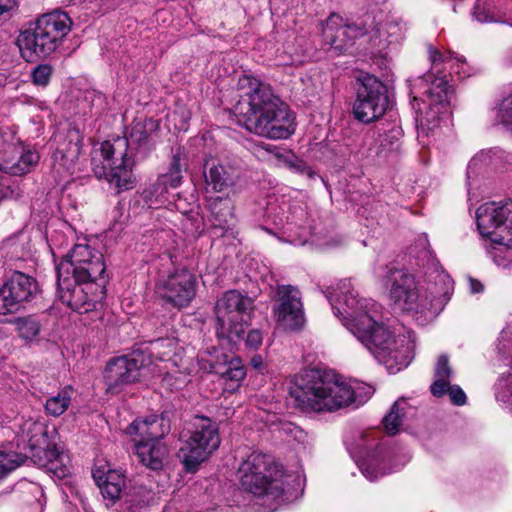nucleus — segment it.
<instances>
[{
  "mask_svg": "<svg viewBox=\"0 0 512 512\" xmlns=\"http://www.w3.org/2000/svg\"><path fill=\"white\" fill-rule=\"evenodd\" d=\"M328 300L334 314L341 317L343 325L391 373L409 365L413 358L411 342L405 337H392L388 328L376 319L380 306L372 299L359 298L350 280L340 281L329 293Z\"/></svg>",
  "mask_w": 512,
  "mask_h": 512,
  "instance_id": "f257e3e1",
  "label": "nucleus"
},
{
  "mask_svg": "<svg viewBox=\"0 0 512 512\" xmlns=\"http://www.w3.org/2000/svg\"><path fill=\"white\" fill-rule=\"evenodd\" d=\"M238 85L245 92L235 105V113L248 131L270 139H285L294 133L291 111L268 85L251 76L240 78Z\"/></svg>",
  "mask_w": 512,
  "mask_h": 512,
  "instance_id": "f03ea898",
  "label": "nucleus"
},
{
  "mask_svg": "<svg viewBox=\"0 0 512 512\" xmlns=\"http://www.w3.org/2000/svg\"><path fill=\"white\" fill-rule=\"evenodd\" d=\"M159 127V121L153 118H136L130 126L127 138L103 142L100 147L103 166L94 169L95 175L98 178L105 177L109 184L117 189V193L131 189L134 185V160L128 155L127 150L130 148L134 151L138 160L147 158L155 147L153 135Z\"/></svg>",
  "mask_w": 512,
  "mask_h": 512,
  "instance_id": "7ed1b4c3",
  "label": "nucleus"
},
{
  "mask_svg": "<svg viewBox=\"0 0 512 512\" xmlns=\"http://www.w3.org/2000/svg\"><path fill=\"white\" fill-rule=\"evenodd\" d=\"M361 396L350 385L330 372L309 369L297 376L289 388V400L302 409L334 411Z\"/></svg>",
  "mask_w": 512,
  "mask_h": 512,
  "instance_id": "20e7f679",
  "label": "nucleus"
},
{
  "mask_svg": "<svg viewBox=\"0 0 512 512\" xmlns=\"http://www.w3.org/2000/svg\"><path fill=\"white\" fill-rule=\"evenodd\" d=\"M73 22L61 10L42 14L17 38L21 55L27 61L54 53L71 31Z\"/></svg>",
  "mask_w": 512,
  "mask_h": 512,
  "instance_id": "39448f33",
  "label": "nucleus"
},
{
  "mask_svg": "<svg viewBox=\"0 0 512 512\" xmlns=\"http://www.w3.org/2000/svg\"><path fill=\"white\" fill-rule=\"evenodd\" d=\"M477 228L486 238L484 248L498 265H505L506 253L512 250V201L487 202L476 211Z\"/></svg>",
  "mask_w": 512,
  "mask_h": 512,
  "instance_id": "423d86ee",
  "label": "nucleus"
},
{
  "mask_svg": "<svg viewBox=\"0 0 512 512\" xmlns=\"http://www.w3.org/2000/svg\"><path fill=\"white\" fill-rule=\"evenodd\" d=\"M238 473L244 490L266 498L269 505L276 509L283 496V472L270 456L252 452L241 463Z\"/></svg>",
  "mask_w": 512,
  "mask_h": 512,
  "instance_id": "0eeeda50",
  "label": "nucleus"
},
{
  "mask_svg": "<svg viewBox=\"0 0 512 512\" xmlns=\"http://www.w3.org/2000/svg\"><path fill=\"white\" fill-rule=\"evenodd\" d=\"M254 310V300L237 290L225 292L215 304L216 335L222 346L236 347L242 340L244 326Z\"/></svg>",
  "mask_w": 512,
  "mask_h": 512,
  "instance_id": "6e6552de",
  "label": "nucleus"
},
{
  "mask_svg": "<svg viewBox=\"0 0 512 512\" xmlns=\"http://www.w3.org/2000/svg\"><path fill=\"white\" fill-rule=\"evenodd\" d=\"M453 293V280L444 272H437L426 285H418L405 310L417 320L434 319L445 307Z\"/></svg>",
  "mask_w": 512,
  "mask_h": 512,
  "instance_id": "1a4fd4ad",
  "label": "nucleus"
},
{
  "mask_svg": "<svg viewBox=\"0 0 512 512\" xmlns=\"http://www.w3.org/2000/svg\"><path fill=\"white\" fill-rule=\"evenodd\" d=\"M220 445L217 424L203 416L195 418L190 437L179 450L186 471L194 472Z\"/></svg>",
  "mask_w": 512,
  "mask_h": 512,
  "instance_id": "9d476101",
  "label": "nucleus"
},
{
  "mask_svg": "<svg viewBox=\"0 0 512 512\" xmlns=\"http://www.w3.org/2000/svg\"><path fill=\"white\" fill-rule=\"evenodd\" d=\"M106 267L103 255L87 244H76L57 266V276L73 277L80 281H104Z\"/></svg>",
  "mask_w": 512,
  "mask_h": 512,
  "instance_id": "9b49d317",
  "label": "nucleus"
},
{
  "mask_svg": "<svg viewBox=\"0 0 512 512\" xmlns=\"http://www.w3.org/2000/svg\"><path fill=\"white\" fill-rule=\"evenodd\" d=\"M57 285L61 302L78 313L95 310L105 295L104 281L95 284L73 277L57 276Z\"/></svg>",
  "mask_w": 512,
  "mask_h": 512,
  "instance_id": "f8f14e48",
  "label": "nucleus"
},
{
  "mask_svg": "<svg viewBox=\"0 0 512 512\" xmlns=\"http://www.w3.org/2000/svg\"><path fill=\"white\" fill-rule=\"evenodd\" d=\"M273 318L285 330L295 331L305 324L302 293L293 285L279 284L274 288Z\"/></svg>",
  "mask_w": 512,
  "mask_h": 512,
  "instance_id": "ddd939ff",
  "label": "nucleus"
},
{
  "mask_svg": "<svg viewBox=\"0 0 512 512\" xmlns=\"http://www.w3.org/2000/svg\"><path fill=\"white\" fill-rule=\"evenodd\" d=\"M388 103L386 85L374 76H367L353 105L354 117L362 123H372L385 114Z\"/></svg>",
  "mask_w": 512,
  "mask_h": 512,
  "instance_id": "4468645a",
  "label": "nucleus"
},
{
  "mask_svg": "<svg viewBox=\"0 0 512 512\" xmlns=\"http://www.w3.org/2000/svg\"><path fill=\"white\" fill-rule=\"evenodd\" d=\"M148 365V359L140 351L111 359L105 368L107 391L119 393L129 384L140 380Z\"/></svg>",
  "mask_w": 512,
  "mask_h": 512,
  "instance_id": "2eb2a0df",
  "label": "nucleus"
},
{
  "mask_svg": "<svg viewBox=\"0 0 512 512\" xmlns=\"http://www.w3.org/2000/svg\"><path fill=\"white\" fill-rule=\"evenodd\" d=\"M155 293L164 302L174 307H186L195 297L196 278L186 269L161 275L156 281Z\"/></svg>",
  "mask_w": 512,
  "mask_h": 512,
  "instance_id": "dca6fc26",
  "label": "nucleus"
},
{
  "mask_svg": "<svg viewBox=\"0 0 512 512\" xmlns=\"http://www.w3.org/2000/svg\"><path fill=\"white\" fill-rule=\"evenodd\" d=\"M39 291L37 281L19 271L0 287V314L19 311L25 303L31 302Z\"/></svg>",
  "mask_w": 512,
  "mask_h": 512,
  "instance_id": "f3484780",
  "label": "nucleus"
},
{
  "mask_svg": "<svg viewBox=\"0 0 512 512\" xmlns=\"http://www.w3.org/2000/svg\"><path fill=\"white\" fill-rule=\"evenodd\" d=\"M425 84L424 94L429 101V110L420 121L422 131H432L438 127L439 114L447 111L449 104V85L443 77H435L432 73L425 74L421 79Z\"/></svg>",
  "mask_w": 512,
  "mask_h": 512,
  "instance_id": "a211bd4d",
  "label": "nucleus"
},
{
  "mask_svg": "<svg viewBox=\"0 0 512 512\" xmlns=\"http://www.w3.org/2000/svg\"><path fill=\"white\" fill-rule=\"evenodd\" d=\"M366 29L356 24H344L338 14H331L322 29L324 45L336 53H344L353 45L356 38L364 36Z\"/></svg>",
  "mask_w": 512,
  "mask_h": 512,
  "instance_id": "6ab92c4d",
  "label": "nucleus"
},
{
  "mask_svg": "<svg viewBox=\"0 0 512 512\" xmlns=\"http://www.w3.org/2000/svg\"><path fill=\"white\" fill-rule=\"evenodd\" d=\"M206 353L207 358H202L209 364L210 372L237 384L245 378L246 370L239 357L227 354L216 347L208 349Z\"/></svg>",
  "mask_w": 512,
  "mask_h": 512,
  "instance_id": "aec40b11",
  "label": "nucleus"
},
{
  "mask_svg": "<svg viewBox=\"0 0 512 512\" xmlns=\"http://www.w3.org/2000/svg\"><path fill=\"white\" fill-rule=\"evenodd\" d=\"M384 285L389 288L390 298L395 304L405 310L418 284L412 274L405 269L389 268L385 277Z\"/></svg>",
  "mask_w": 512,
  "mask_h": 512,
  "instance_id": "412c9836",
  "label": "nucleus"
},
{
  "mask_svg": "<svg viewBox=\"0 0 512 512\" xmlns=\"http://www.w3.org/2000/svg\"><path fill=\"white\" fill-rule=\"evenodd\" d=\"M171 429L170 420L165 415H151L143 419L134 420L128 427L127 433L137 436V440L147 442L161 441Z\"/></svg>",
  "mask_w": 512,
  "mask_h": 512,
  "instance_id": "4be33fe9",
  "label": "nucleus"
},
{
  "mask_svg": "<svg viewBox=\"0 0 512 512\" xmlns=\"http://www.w3.org/2000/svg\"><path fill=\"white\" fill-rule=\"evenodd\" d=\"M206 208L209 211V221L214 230H219L223 236L234 222V204L231 198L210 196L206 198Z\"/></svg>",
  "mask_w": 512,
  "mask_h": 512,
  "instance_id": "5701e85b",
  "label": "nucleus"
},
{
  "mask_svg": "<svg viewBox=\"0 0 512 512\" xmlns=\"http://www.w3.org/2000/svg\"><path fill=\"white\" fill-rule=\"evenodd\" d=\"M406 27L400 18L391 17L377 26L370 35L371 47L378 53L403 39Z\"/></svg>",
  "mask_w": 512,
  "mask_h": 512,
  "instance_id": "b1692460",
  "label": "nucleus"
},
{
  "mask_svg": "<svg viewBox=\"0 0 512 512\" xmlns=\"http://www.w3.org/2000/svg\"><path fill=\"white\" fill-rule=\"evenodd\" d=\"M204 176L207 185L215 192H223L233 187L238 178L232 167L217 163L215 160L206 162Z\"/></svg>",
  "mask_w": 512,
  "mask_h": 512,
  "instance_id": "393cba45",
  "label": "nucleus"
},
{
  "mask_svg": "<svg viewBox=\"0 0 512 512\" xmlns=\"http://www.w3.org/2000/svg\"><path fill=\"white\" fill-rule=\"evenodd\" d=\"M134 442L135 453L145 466L152 470H160L163 467L167 449L161 441L147 442L134 438Z\"/></svg>",
  "mask_w": 512,
  "mask_h": 512,
  "instance_id": "a878e982",
  "label": "nucleus"
},
{
  "mask_svg": "<svg viewBox=\"0 0 512 512\" xmlns=\"http://www.w3.org/2000/svg\"><path fill=\"white\" fill-rule=\"evenodd\" d=\"M81 136L77 129H69L62 143H59L53 153L55 162H59L66 169L74 164L81 151Z\"/></svg>",
  "mask_w": 512,
  "mask_h": 512,
  "instance_id": "bb28decb",
  "label": "nucleus"
},
{
  "mask_svg": "<svg viewBox=\"0 0 512 512\" xmlns=\"http://www.w3.org/2000/svg\"><path fill=\"white\" fill-rule=\"evenodd\" d=\"M93 477L96 480L105 499H108L114 503L117 499L120 498L122 489L124 487V476L120 472L115 470H108L105 476L95 473Z\"/></svg>",
  "mask_w": 512,
  "mask_h": 512,
  "instance_id": "cd10ccee",
  "label": "nucleus"
},
{
  "mask_svg": "<svg viewBox=\"0 0 512 512\" xmlns=\"http://www.w3.org/2000/svg\"><path fill=\"white\" fill-rule=\"evenodd\" d=\"M385 459L381 451H376L361 460L359 468L362 474L370 481L384 476L391 472L385 466Z\"/></svg>",
  "mask_w": 512,
  "mask_h": 512,
  "instance_id": "c85d7f7f",
  "label": "nucleus"
},
{
  "mask_svg": "<svg viewBox=\"0 0 512 512\" xmlns=\"http://www.w3.org/2000/svg\"><path fill=\"white\" fill-rule=\"evenodd\" d=\"M451 375L452 369L449 365L448 357L446 355L439 356L435 367L436 380L431 385V393L435 397H442L446 394V388L448 387Z\"/></svg>",
  "mask_w": 512,
  "mask_h": 512,
  "instance_id": "c756f323",
  "label": "nucleus"
},
{
  "mask_svg": "<svg viewBox=\"0 0 512 512\" xmlns=\"http://www.w3.org/2000/svg\"><path fill=\"white\" fill-rule=\"evenodd\" d=\"M403 131L398 126H393L388 131L379 135V145L374 150L375 155H380L386 152L397 151L401 146V139Z\"/></svg>",
  "mask_w": 512,
  "mask_h": 512,
  "instance_id": "7c9ffc66",
  "label": "nucleus"
},
{
  "mask_svg": "<svg viewBox=\"0 0 512 512\" xmlns=\"http://www.w3.org/2000/svg\"><path fill=\"white\" fill-rule=\"evenodd\" d=\"M72 393L73 390L71 387H65L59 391L57 395L48 398L45 404L47 414L54 417L62 415L71 403Z\"/></svg>",
  "mask_w": 512,
  "mask_h": 512,
  "instance_id": "2f4dec72",
  "label": "nucleus"
},
{
  "mask_svg": "<svg viewBox=\"0 0 512 512\" xmlns=\"http://www.w3.org/2000/svg\"><path fill=\"white\" fill-rule=\"evenodd\" d=\"M12 322L19 336L26 341H32L40 333L41 324L34 316L17 317Z\"/></svg>",
  "mask_w": 512,
  "mask_h": 512,
  "instance_id": "473e14b6",
  "label": "nucleus"
},
{
  "mask_svg": "<svg viewBox=\"0 0 512 512\" xmlns=\"http://www.w3.org/2000/svg\"><path fill=\"white\" fill-rule=\"evenodd\" d=\"M405 401L404 400H398L396 401L388 414L383 419V424L390 435H395L398 431L400 426L402 425V421L405 415Z\"/></svg>",
  "mask_w": 512,
  "mask_h": 512,
  "instance_id": "72a5a7b5",
  "label": "nucleus"
},
{
  "mask_svg": "<svg viewBox=\"0 0 512 512\" xmlns=\"http://www.w3.org/2000/svg\"><path fill=\"white\" fill-rule=\"evenodd\" d=\"M168 188L163 185L158 179L149 187L144 189L142 195L145 202L150 207H158L168 202Z\"/></svg>",
  "mask_w": 512,
  "mask_h": 512,
  "instance_id": "f704fd0d",
  "label": "nucleus"
},
{
  "mask_svg": "<svg viewBox=\"0 0 512 512\" xmlns=\"http://www.w3.org/2000/svg\"><path fill=\"white\" fill-rule=\"evenodd\" d=\"M48 470L58 478H64L69 474V468L64 465V459L67 458L62 452H59L54 446L45 451Z\"/></svg>",
  "mask_w": 512,
  "mask_h": 512,
  "instance_id": "c9c22d12",
  "label": "nucleus"
},
{
  "mask_svg": "<svg viewBox=\"0 0 512 512\" xmlns=\"http://www.w3.org/2000/svg\"><path fill=\"white\" fill-rule=\"evenodd\" d=\"M26 460L27 457L22 454L0 451V481L21 466Z\"/></svg>",
  "mask_w": 512,
  "mask_h": 512,
  "instance_id": "e433bc0d",
  "label": "nucleus"
},
{
  "mask_svg": "<svg viewBox=\"0 0 512 512\" xmlns=\"http://www.w3.org/2000/svg\"><path fill=\"white\" fill-rule=\"evenodd\" d=\"M144 490L139 488L133 493L128 492L122 496L121 508L123 512H140L146 507L147 501L143 495Z\"/></svg>",
  "mask_w": 512,
  "mask_h": 512,
  "instance_id": "4c0bfd02",
  "label": "nucleus"
},
{
  "mask_svg": "<svg viewBox=\"0 0 512 512\" xmlns=\"http://www.w3.org/2000/svg\"><path fill=\"white\" fill-rule=\"evenodd\" d=\"M40 156L36 151H24L18 161L12 165L11 172L14 175H22L31 171L39 162Z\"/></svg>",
  "mask_w": 512,
  "mask_h": 512,
  "instance_id": "58836bf2",
  "label": "nucleus"
},
{
  "mask_svg": "<svg viewBox=\"0 0 512 512\" xmlns=\"http://www.w3.org/2000/svg\"><path fill=\"white\" fill-rule=\"evenodd\" d=\"M472 15L477 21L482 23L496 20L492 6L487 1L477 0Z\"/></svg>",
  "mask_w": 512,
  "mask_h": 512,
  "instance_id": "ea45409f",
  "label": "nucleus"
},
{
  "mask_svg": "<svg viewBox=\"0 0 512 512\" xmlns=\"http://www.w3.org/2000/svg\"><path fill=\"white\" fill-rule=\"evenodd\" d=\"M245 331L242 333V340L236 347L227 346L230 350L238 349L243 343L248 350H257L263 342V334L259 329H251L244 337Z\"/></svg>",
  "mask_w": 512,
  "mask_h": 512,
  "instance_id": "a19ab883",
  "label": "nucleus"
},
{
  "mask_svg": "<svg viewBox=\"0 0 512 512\" xmlns=\"http://www.w3.org/2000/svg\"><path fill=\"white\" fill-rule=\"evenodd\" d=\"M52 73L53 67L50 64H39L31 73L32 81L37 86L46 87L50 82Z\"/></svg>",
  "mask_w": 512,
  "mask_h": 512,
  "instance_id": "79ce46f5",
  "label": "nucleus"
},
{
  "mask_svg": "<svg viewBox=\"0 0 512 512\" xmlns=\"http://www.w3.org/2000/svg\"><path fill=\"white\" fill-rule=\"evenodd\" d=\"M498 119L503 125L512 130V95L501 102Z\"/></svg>",
  "mask_w": 512,
  "mask_h": 512,
  "instance_id": "37998d69",
  "label": "nucleus"
},
{
  "mask_svg": "<svg viewBox=\"0 0 512 512\" xmlns=\"http://www.w3.org/2000/svg\"><path fill=\"white\" fill-rule=\"evenodd\" d=\"M186 162L184 154L178 150L172 157V160L169 165V173H174V175L182 176V171L185 169Z\"/></svg>",
  "mask_w": 512,
  "mask_h": 512,
  "instance_id": "c03bdc74",
  "label": "nucleus"
},
{
  "mask_svg": "<svg viewBox=\"0 0 512 512\" xmlns=\"http://www.w3.org/2000/svg\"><path fill=\"white\" fill-rule=\"evenodd\" d=\"M446 393H448L453 404L461 406L466 403V395L458 385H450L449 383L446 388Z\"/></svg>",
  "mask_w": 512,
  "mask_h": 512,
  "instance_id": "a18cd8bd",
  "label": "nucleus"
},
{
  "mask_svg": "<svg viewBox=\"0 0 512 512\" xmlns=\"http://www.w3.org/2000/svg\"><path fill=\"white\" fill-rule=\"evenodd\" d=\"M157 179L167 188H177L181 184L182 176L167 172L160 175Z\"/></svg>",
  "mask_w": 512,
  "mask_h": 512,
  "instance_id": "49530a36",
  "label": "nucleus"
},
{
  "mask_svg": "<svg viewBox=\"0 0 512 512\" xmlns=\"http://www.w3.org/2000/svg\"><path fill=\"white\" fill-rule=\"evenodd\" d=\"M185 384L184 381H178L174 379V377L170 374L165 375V377L162 380V385L164 387L170 388L171 390L175 389H181V387Z\"/></svg>",
  "mask_w": 512,
  "mask_h": 512,
  "instance_id": "de8ad7c7",
  "label": "nucleus"
},
{
  "mask_svg": "<svg viewBox=\"0 0 512 512\" xmlns=\"http://www.w3.org/2000/svg\"><path fill=\"white\" fill-rule=\"evenodd\" d=\"M17 5V0H0V16L10 13Z\"/></svg>",
  "mask_w": 512,
  "mask_h": 512,
  "instance_id": "09e8293b",
  "label": "nucleus"
},
{
  "mask_svg": "<svg viewBox=\"0 0 512 512\" xmlns=\"http://www.w3.org/2000/svg\"><path fill=\"white\" fill-rule=\"evenodd\" d=\"M428 53L429 59L432 62V64L440 63L442 61H445L446 59L445 56L440 51H438L436 48L432 46L428 48Z\"/></svg>",
  "mask_w": 512,
  "mask_h": 512,
  "instance_id": "8fccbe9b",
  "label": "nucleus"
},
{
  "mask_svg": "<svg viewBox=\"0 0 512 512\" xmlns=\"http://www.w3.org/2000/svg\"><path fill=\"white\" fill-rule=\"evenodd\" d=\"M28 430V431H37V432H40L42 433L43 432V427L40 423L38 422H26L24 424V429H23V432H25V430Z\"/></svg>",
  "mask_w": 512,
  "mask_h": 512,
  "instance_id": "3c124183",
  "label": "nucleus"
},
{
  "mask_svg": "<svg viewBox=\"0 0 512 512\" xmlns=\"http://www.w3.org/2000/svg\"><path fill=\"white\" fill-rule=\"evenodd\" d=\"M470 287L473 293H479L483 291V285L480 281L470 278Z\"/></svg>",
  "mask_w": 512,
  "mask_h": 512,
  "instance_id": "603ef678",
  "label": "nucleus"
},
{
  "mask_svg": "<svg viewBox=\"0 0 512 512\" xmlns=\"http://www.w3.org/2000/svg\"><path fill=\"white\" fill-rule=\"evenodd\" d=\"M251 365L255 369H261L263 367V358L260 355H254L250 361Z\"/></svg>",
  "mask_w": 512,
  "mask_h": 512,
  "instance_id": "864d4df0",
  "label": "nucleus"
},
{
  "mask_svg": "<svg viewBox=\"0 0 512 512\" xmlns=\"http://www.w3.org/2000/svg\"><path fill=\"white\" fill-rule=\"evenodd\" d=\"M364 390V399H361L359 403L366 401L374 393V389L371 386L365 387Z\"/></svg>",
  "mask_w": 512,
  "mask_h": 512,
  "instance_id": "5fc2aeb1",
  "label": "nucleus"
},
{
  "mask_svg": "<svg viewBox=\"0 0 512 512\" xmlns=\"http://www.w3.org/2000/svg\"><path fill=\"white\" fill-rule=\"evenodd\" d=\"M4 135H8L11 138V140H13L14 138V135L11 132L1 131L0 136L3 137Z\"/></svg>",
  "mask_w": 512,
  "mask_h": 512,
  "instance_id": "6e6d98bb",
  "label": "nucleus"
}]
</instances>
